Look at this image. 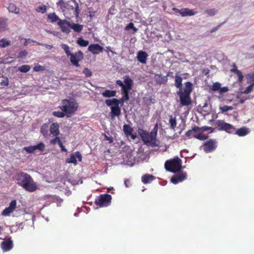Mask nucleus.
I'll use <instances>...</instances> for the list:
<instances>
[{
  "mask_svg": "<svg viewBox=\"0 0 254 254\" xmlns=\"http://www.w3.org/2000/svg\"><path fill=\"white\" fill-rule=\"evenodd\" d=\"M17 183L28 191H34L37 189V185L30 176L25 173H21L17 176Z\"/></svg>",
  "mask_w": 254,
  "mask_h": 254,
  "instance_id": "nucleus-1",
  "label": "nucleus"
},
{
  "mask_svg": "<svg viewBox=\"0 0 254 254\" xmlns=\"http://www.w3.org/2000/svg\"><path fill=\"white\" fill-rule=\"evenodd\" d=\"M138 132L145 144L152 146L156 144V131L153 130L150 133H148L144 130L138 129Z\"/></svg>",
  "mask_w": 254,
  "mask_h": 254,
  "instance_id": "nucleus-2",
  "label": "nucleus"
},
{
  "mask_svg": "<svg viewBox=\"0 0 254 254\" xmlns=\"http://www.w3.org/2000/svg\"><path fill=\"white\" fill-rule=\"evenodd\" d=\"M60 108L67 116L73 114L77 109V104L73 100H64Z\"/></svg>",
  "mask_w": 254,
  "mask_h": 254,
  "instance_id": "nucleus-3",
  "label": "nucleus"
},
{
  "mask_svg": "<svg viewBox=\"0 0 254 254\" xmlns=\"http://www.w3.org/2000/svg\"><path fill=\"white\" fill-rule=\"evenodd\" d=\"M181 162L179 157H175L172 160H167L165 163V168L168 171L176 172L181 169Z\"/></svg>",
  "mask_w": 254,
  "mask_h": 254,
  "instance_id": "nucleus-4",
  "label": "nucleus"
},
{
  "mask_svg": "<svg viewBox=\"0 0 254 254\" xmlns=\"http://www.w3.org/2000/svg\"><path fill=\"white\" fill-rule=\"evenodd\" d=\"M215 125L219 130H224L229 133H233L234 131V128L231 124L226 123L222 120L216 121Z\"/></svg>",
  "mask_w": 254,
  "mask_h": 254,
  "instance_id": "nucleus-5",
  "label": "nucleus"
},
{
  "mask_svg": "<svg viewBox=\"0 0 254 254\" xmlns=\"http://www.w3.org/2000/svg\"><path fill=\"white\" fill-rule=\"evenodd\" d=\"M111 199V195L109 194L101 195L96 200V203L100 207H106L110 204Z\"/></svg>",
  "mask_w": 254,
  "mask_h": 254,
  "instance_id": "nucleus-6",
  "label": "nucleus"
},
{
  "mask_svg": "<svg viewBox=\"0 0 254 254\" xmlns=\"http://www.w3.org/2000/svg\"><path fill=\"white\" fill-rule=\"evenodd\" d=\"M77 160L79 161H81L82 160V155L78 151L74 152L70 154L69 157L66 159V162L76 165L77 164Z\"/></svg>",
  "mask_w": 254,
  "mask_h": 254,
  "instance_id": "nucleus-7",
  "label": "nucleus"
},
{
  "mask_svg": "<svg viewBox=\"0 0 254 254\" xmlns=\"http://www.w3.org/2000/svg\"><path fill=\"white\" fill-rule=\"evenodd\" d=\"M70 56V61L71 64L77 67H79V64L78 63L82 60L83 58L82 53L80 51H79L74 54H72Z\"/></svg>",
  "mask_w": 254,
  "mask_h": 254,
  "instance_id": "nucleus-8",
  "label": "nucleus"
},
{
  "mask_svg": "<svg viewBox=\"0 0 254 254\" xmlns=\"http://www.w3.org/2000/svg\"><path fill=\"white\" fill-rule=\"evenodd\" d=\"M178 94L180 97L182 106H188L190 104L191 100L190 95L183 94L182 89H180L178 92Z\"/></svg>",
  "mask_w": 254,
  "mask_h": 254,
  "instance_id": "nucleus-9",
  "label": "nucleus"
},
{
  "mask_svg": "<svg viewBox=\"0 0 254 254\" xmlns=\"http://www.w3.org/2000/svg\"><path fill=\"white\" fill-rule=\"evenodd\" d=\"M58 25L61 27L62 32L66 34H68L70 32L69 28H70L71 23L68 21L66 20H59Z\"/></svg>",
  "mask_w": 254,
  "mask_h": 254,
  "instance_id": "nucleus-10",
  "label": "nucleus"
},
{
  "mask_svg": "<svg viewBox=\"0 0 254 254\" xmlns=\"http://www.w3.org/2000/svg\"><path fill=\"white\" fill-rule=\"evenodd\" d=\"M1 248L3 252H7L13 248V241L10 239H7L1 243Z\"/></svg>",
  "mask_w": 254,
  "mask_h": 254,
  "instance_id": "nucleus-11",
  "label": "nucleus"
},
{
  "mask_svg": "<svg viewBox=\"0 0 254 254\" xmlns=\"http://www.w3.org/2000/svg\"><path fill=\"white\" fill-rule=\"evenodd\" d=\"M187 177V174L185 172H179L176 174L175 176L172 178L171 181L172 183L176 184L179 182H181L186 179Z\"/></svg>",
  "mask_w": 254,
  "mask_h": 254,
  "instance_id": "nucleus-12",
  "label": "nucleus"
},
{
  "mask_svg": "<svg viewBox=\"0 0 254 254\" xmlns=\"http://www.w3.org/2000/svg\"><path fill=\"white\" fill-rule=\"evenodd\" d=\"M16 205V200H12L9 205V206L4 209L2 212V215L3 216H8L11 213H12L15 209Z\"/></svg>",
  "mask_w": 254,
  "mask_h": 254,
  "instance_id": "nucleus-13",
  "label": "nucleus"
},
{
  "mask_svg": "<svg viewBox=\"0 0 254 254\" xmlns=\"http://www.w3.org/2000/svg\"><path fill=\"white\" fill-rule=\"evenodd\" d=\"M88 50L93 54H98L102 52L103 48L98 44H92L88 47Z\"/></svg>",
  "mask_w": 254,
  "mask_h": 254,
  "instance_id": "nucleus-14",
  "label": "nucleus"
},
{
  "mask_svg": "<svg viewBox=\"0 0 254 254\" xmlns=\"http://www.w3.org/2000/svg\"><path fill=\"white\" fill-rule=\"evenodd\" d=\"M216 147V142L213 140L206 141L204 145V150L207 152H210Z\"/></svg>",
  "mask_w": 254,
  "mask_h": 254,
  "instance_id": "nucleus-15",
  "label": "nucleus"
},
{
  "mask_svg": "<svg viewBox=\"0 0 254 254\" xmlns=\"http://www.w3.org/2000/svg\"><path fill=\"white\" fill-rule=\"evenodd\" d=\"M147 57L148 55L146 52L140 51L137 53V59L141 63L145 64L146 63Z\"/></svg>",
  "mask_w": 254,
  "mask_h": 254,
  "instance_id": "nucleus-16",
  "label": "nucleus"
},
{
  "mask_svg": "<svg viewBox=\"0 0 254 254\" xmlns=\"http://www.w3.org/2000/svg\"><path fill=\"white\" fill-rule=\"evenodd\" d=\"M181 16L183 17L190 16L195 15L197 12L192 9L185 8L181 9Z\"/></svg>",
  "mask_w": 254,
  "mask_h": 254,
  "instance_id": "nucleus-17",
  "label": "nucleus"
},
{
  "mask_svg": "<svg viewBox=\"0 0 254 254\" xmlns=\"http://www.w3.org/2000/svg\"><path fill=\"white\" fill-rule=\"evenodd\" d=\"M111 116L114 118L115 116H119L121 114V110L119 107V105L116 106H112L111 108Z\"/></svg>",
  "mask_w": 254,
  "mask_h": 254,
  "instance_id": "nucleus-18",
  "label": "nucleus"
},
{
  "mask_svg": "<svg viewBox=\"0 0 254 254\" xmlns=\"http://www.w3.org/2000/svg\"><path fill=\"white\" fill-rule=\"evenodd\" d=\"M50 131L55 136H58L60 133L59 126L57 123H53L50 127Z\"/></svg>",
  "mask_w": 254,
  "mask_h": 254,
  "instance_id": "nucleus-19",
  "label": "nucleus"
},
{
  "mask_svg": "<svg viewBox=\"0 0 254 254\" xmlns=\"http://www.w3.org/2000/svg\"><path fill=\"white\" fill-rule=\"evenodd\" d=\"M192 84L190 82H187L185 83V87L183 91V93L190 95L192 91Z\"/></svg>",
  "mask_w": 254,
  "mask_h": 254,
  "instance_id": "nucleus-20",
  "label": "nucleus"
},
{
  "mask_svg": "<svg viewBox=\"0 0 254 254\" xmlns=\"http://www.w3.org/2000/svg\"><path fill=\"white\" fill-rule=\"evenodd\" d=\"M83 25L79 24L71 23L70 28L72 29L74 31L80 32L83 29Z\"/></svg>",
  "mask_w": 254,
  "mask_h": 254,
  "instance_id": "nucleus-21",
  "label": "nucleus"
},
{
  "mask_svg": "<svg viewBox=\"0 0 254 254\" xmlns=\"http://www.w3.org/2000/svg\"><path fill=\"white\" fill-rule=\"evenodd\" d=\"M154 177L151 175H145L142 177V182L144 184H147L151 182L154 179Z\"/></svg>",
  "mask_w": 254,
  "mask_h": 254,
  "instance_id": "nucleus-22",
  "label": "nucleus"
},
{
  "mask_svg": "<svg viewBox=\"0 0 254 254\" xmlns=\"http://www.w3.org/2000/svg\"><path fill=\"white\" fill-rule=\"evenodd\" d=\"M8 9L9 12L17 14L19 12V8L17 7L13 3H10L8 7Z\"/></svg>",
  "mask_w": 254,
  "mask_h": 254,
  "instance_id": "nucleus-23",
  "label": "nucleus"
},
{
  "mask_svg": "<svg viewBox=\"0 0 254 254\" xmlns=\"http://www.w3.org/2000/svg\"><path fill=\"white\" fill-rule=\"evenodd\" d=\"M105 103L106 105L108 106H110L112 105L116 106L119 105L120 103V101L117 100V99L114 98L113 99L106 100L105 101Z\"/></svg>",
  "mask_w": 254,
  "mask_h": 254,
  "instance_id": "nucleus-24",
  "label": "nucleus"
},
{
  "mask_svg": "<svg viewBox=\"0 0 254 254\" xmlns=\"http://www.w3.org/2000/svg\"><path fill=\"white\" fill-rule=\"evenodd\" d=\"M154 79L159 84L165 83L166 79L165 77H162L160 74H157L154 75Z\"/></svg>",
  "mask_w": 254,
  "mask_h": 254,
  "instance_id": "nucleus-25",
  "label": "nucleus"
},
{
  "mask_svg": "<svg viewBox=\"0 0 254 254\" xmlns=\"http://www.w3.org/2000/svg\"><path fill=\"white\" fill-rule=\"evenodd\" d=\"M102 95L105 97H114L116 95V91L113 90H106L102 93Z\"/></svg>",
  "mask_w": 254,
  "mask_h": 254,
  "instance_id": "nucleus-26",
  "label": "nucleus"
},
{
  "mask_svg": "<svg viewBox=\"0 0 254 254\" xmlns=\"http://www.w3.org/2000/svg\"><path fill=\"white\" fill-rule=\"evenodd\" d=\"M249 129L245 127L241 128L236 131V133L239 136H244L249 133Z\"/></svg>",
  "mask_w": 254,
  "mask_h": 254,
  "instance_id": "nucleus-27",
  "label": "nucleus"
},
{
  "mask_svg": "<svg viewBox=\"0 0 254 254\" xmlns=\"http://www.w3.org/2000/svg\"><path fill=\"white\" fill-rule=\"evenodd\" d=\"M48 18L51 20L52 22H58L59 20H61L59 19V17L55 13H51L48 15Z\"/></svg>",
  "mask_w": 254,
  "mask_h": 254,
  "instance_id": "nucleus-28",
  "label": "nucleus"
},
{
  "mask_svg": "<svg viewBox=\"0 0 254 254\" xmlns=\"http://www.w3.org/2000/svg\"><path fill=\"white\" fill-rule=\"evenodd\" d=\"M57 4L58 7H59L61 9H62L63 11H64L67 8V3L64 1L63 0H59Z\"/></svg>",
  "mask_w": 254,
  "mask_h": 254,
  "instance_id": "nucleus-29",
  "label": "nucleus"
},
{
  "mask_svg": "<svg viewBox=\"0 0 254 254\" xmlns=\"http://www.w3.org/2000/svg\"><path fill=\"white\" fill-rule=\"evenodd\" d=\"M124 131L125 133L127 135L129 136L131 135V133L132 131V128L129 127L128 125H125L123 127Z\"/></svg>",
  "mask_w": 254,
  "mask_h": 254,
  "instance_id": "nucleus-30",
  "label": "nucleus"
},
{
  "mask_svg": "<svg viewBox=\"0 0 254 254\" xmlns=\"http://www.w3.org/2000/svg\"><path fill=\"white\" fill-rule=\"evenodd\" d=\"M31 69V66L29 65H23L21 66L18 67V70L22 72H27L29 71Z\"/></svg>",
  "mask_w": 254,
  "mask_h": 254,
  "instance_id": "nucleus-31",
  "label": "nucleus"
},
{
  "mask_svg": "<svg viewBox=\"0 0 254 254\" xmlns=\"http://www.w3.org/2000/svg\"><path fill=\"white\" fill-rule=\"evenodd\" d=\"M182 78L179 76H176L175 77V86L180 89H182Z\"/></svg>",
  "mask_w": 254,
  "mask_h": 254,
  "instance_id": "nucleus-32",
  "label": "nucleus"
},
{
  "mask_svg": "<svg viewBox=\"0 0 254 254\" xmlns=\"http://www.w3.org/2000/svg\"><path fill=\"white\" fill-rule=\"evenodd\" d=\"M221 86V84L218 82H216L213 84V85L210 87V89L213 91H219Z\"/></svg>",
  "mask_w": 254,
  "mask_h": 254,
  "instance_id": "nucleus-33",
  "label": "nucleus"
},
{
  "mask_svg": "<svg viewBox=\"0 0 254 254\" xmlns=\"http://www.w3.org/2000/svg\"><path fill=\"white\" fill-rule=\"evenodd\" d=\"M10 44V41L6 39L0 40V48H5Z\"/></svg>",
  "mask_w": 254,
  "mask_h": 254,
  "instance_id": "nucleus-34",
  "label": "nucleus"
},
{
  "mask_svg": "<svg viewBox=\"0 0 254 254\" xmlns=\"http://www.w3.org/2000/svg\"><path fill=\"white\" fill-rule=\"evenodd\" d=\"M78 44H79L80 46L82 47H86L87 46L89 42L88 41L85 40L83 39L82 38H78L77 41Z\"/></svg>",
  "mask_w": 254,
  "mask_h": 254,
  "instance_id": "nucleus-35",
  "label": "nucleus"
},
{
  "mask_svg": "<svg viewBox=\"0 0 254 254\" xmlns=\"http://www.w3.org/2000/svg\"><path fill=\"white\" fill-rule=\"evenodd\" d=\"M62 49H63L67 55V56H70L72 54H71L70 51L69 50V47L67 45H66L65 44H62L61 45Z\"/></svg>",
  "mask_w": 254,
  "mask_h": 254,
  "instance_id": "nucleus-36",
  "label": "nucleus"
},
{
  "mask_svg": "<svg viewBox=\"0 0 254 254\" xmlns=\"http://www.w3.org/2000/svg\"><path fill=\"white\" fill-rule=\"evenodd\" d=\"M169 123L170 124L172 128L174 129L176 127V120L175 118H173L172 116H170Z\"/></svg>",
  "mask_w": 254,
  "mask_h": 254,
  "instance_id": "nucleus-37",
  "label": "nucleus"
},
{
  "mask_svg": "<svg viewBox=\"0 0 254 254\" xmlns=\"http://www.w3.org/2000/svg\"><path fill=\"white\" fill-rule=\"evenodd\" d=\"M205 12L209 16H214L216 14L217 11L214 8H211L205 10Z\"/></svg>",
  "mask_w": 254,
  "mask_h": 254,
  "instance_id": "nucleus-38",
  "label": "nucleus"
},
{
  "mask_svg": "<svg viewBox=\"0 0 254 254\" xmlns=\"http://www.w3.org/2000/svg\"><path fill=\"white\" fill-rule=\"evenodd\" d=\"M34 146L35 150H38L41 151L44 150L45 147V144L42 142H41L36 145H34Z\"/></svg>",
  "mask_w": 254,
  "mask_h": 254,
  "instance_id": "nucleus-39",
  "label": "nucleus"
},
{
  "mask_svg": "<svg viewBox=\"0 0 254 254\" xmlns=\"http://www.w3.org/2000/svg\"><path fill=\"white\" fill-rule=\"evenodd\" d=\"M219 109H220V110L222 113H225V112H227V111H228L229 110H233V108L232 106H222V107H219Z\"/></svg>",
  "mask_w": 254,
  "mask_h": 254,
  "instance_id": "nucleus-40",
  "label": "nucleus"
},
{
  "mask_svg": "<svg viewBox=\"0 0 254 254\" xmlns=\"http://www.w3.org/2000/svg\"><path fill=\"white\" fill-rule=\"evenodd\" d=\"M254 86V83H252L250 85L246 88V89L243 92V93L246 94L250 93L252 91Z\"/></svg>",
  "mask_w": 254,
  "mask_h": 254,
  "instance_id": "nucleus-41",
  "label": "nucleus"
},
{
  "mask_svg": "<svg viewBox=\"0 0 254 254\" xmlns=\"http://www.w3.org/2000/svg\"><path fill=\"white\" fill-rule=\"evenodd\" d=\"M126 29L127 30L132 29L134 32H136L138 30V29L134 26L133 23L131 22L129 23L127 25L126 27Z\"/></svg>",
  "mask_w": 254,
  "mask_h": 254,
  "instance_id": "nucleus-42",
  "label": "nucleus"
},
{
  "mask_svg": "<svg viewBox=\"0 0 254 254\" xmlns=\"http://www.w3.org/2000/svg\"><path fill=\"white\" fill-rule=\"evenodd\" d=\"M65 114L64 112L55 111L53 112V114L55 117L63 118Z\"/></svg>",
  "mask_w": 254,
  "mask_h": 254,
  "instance_id": "nucleus-43",
  "label": "nucleus"
},
{
  "mask_svg": "<svg viewBox=\"0 0 254 254\" xmlns=\"http://www.w3.org/2000/svg\"><path fill=\"white\" fill-rule=\"evenodd\" d=\"M123 92L124 94V96H123V98L120 100V103H121V102L123 103L124 102L127 100L129 98L128 92L123 91Z\"/></svg>",
  "mask_w": 254,
  "mask_h": 254,
  "instance_id": "nucleus-44",
  "label": "nucleus"
},
{
  "mask_svg": "<svg viewBox=\"0 0 254 254\" xmlns=\"http://www.w3.org/2000/svg\"><path fill=\"white\" fill-rule=\"evenodd\" d=\"M23 149L29 153H33L35 151L34 146L25 147Z\"/></svg>",
  "mask_w": 254,
  "mask_h": 254,
  "instance_id": "nucleus-45",
  "label": "nucleus"
},
{
  "mask_svg": "<svg viewBox=\"0 0 254 254\" xmlns=\"http://www.w3.org/2000/svg\"><path fill=\"white\" fill-rule=\"evenodd\" d=\"M199 129V128L198 127H195L192 128V129L189 130L187 131L186 133V135L187 136H190L193 132H196Z\"/></svg>",
  "mask_w": 254,
  "mask_h": 254,
  "instance_id": "nucleus-46",
  "label": "nucleus"
},
{
  "mask_svg": "<svg viewBox=\"0 0 254 254\" xmlns=\"http://www.w3.org/2000/svg\"><path fill=\"white\" fill-rule=\"evenodd\" d=\"M36 11L38 12H41L42 13H44L46 11V7L45 5H42L37 7L36 9Z\"/></svg>",
  "mask_w": 254,
  "mask_h": 254,
  "instance_id": "nucleus-47",
  "label": "nucleus"
},
{
  "mask_svg": "<svg viewBox=\"0 0 254 254\" xmlns=\"http://www.w3.org/2000/svg\"><path fill=\"white\" fill-rule=\"evenodd\" d=\"M1 79L0 82V84L1 85L6 86L8 84V79L6 77H1Z\"/></svg>",
  "mask_w": 254,
  "mask_h": 254,
  "instance_id": "nucleus-48",
  "label": "nucleus"
},
{
  "mask_svg": "<svg viewBox=\"0 0 254 254\" xmlns=\"http://www.w3.org/2000/svg\"><path fill=\"white\" fill-rule=\"evenodd\" d=\"M124 82L125 85H132V80L129 77V76H126L124 78Z\"/></svg>",
  "mask_w": 254,
  "mask_h": 254,
  "instance_id": "nucleus-49",
  "label": "nucleus"
},
{
  "mask_svg": "<svg viewBox=\"0 0 254 254\" xmlns=\"http://www.w3.org/2000/svg\"><path fill=\"white\" fill-rule=\"evenodd\" d=\"M194 137L197 139H200V140H205L207 138V136L205 135V134L201 133L197 135H195Z\"/></svg>",
  "mask_w": 254,
  "mask_h": 254,
  "instance_id": "nucleus-50",
  "label": "nucleus"
},
{
  "mask_svg": "<svg viewBox=\"0 0 254 254\" xmlns=\"http://www.w3.org/2000/svg\"><path fill=\"white\" fill-rule=\"evenodd\" d=\"M6 26L5 20L0 18V30L4 29Z\"/></svg>",
  "mask_w": 254,
  "mask_h": 254,
  "instance_id": "nucleus-51",
  "label": "nucleus"
},
{
  "mask_svg": "<svg viewBox=\"0 0 254 254\" xmlns=\"http://www.w3.org/2000/svg\"><path fill=\"white\" fill-rule=\"evenodd\" d=\"M27 52L26 51H21L17 58H21V59H25L26 57V56L27 55Z\"/></svg>",
  "mask_w": 254,
  "mask_h": 254,
  "instance_id": "nucleus-52",
  "label": "nucleus"
},
{
  "mask_svg": "<svg viewBox=\"0 0 254 254\" xmlns=\"http://www.w3.org/2000/svg\"><path fill=\"white\" fill-rule=\"evenodd\" d=\"M83 73L85 74V75L86 77H89L92 75L91 71L87 68H85L84 69V70H83Z\"/></svg>",
  "mask_w": 254,
  "mask_h": 254,
  "instance_id": "nucleus-53",
  "label": "nucleus"
},
{
  "mask_svg": "<svg viewBox=\"0 0 254 254\" xmlns=\"http://www.w3.org/2000/svg\"><path fill=\"white\" fill-rule=\"evenodd\" d=\"M131 86L132 85L124 84V86L122 88L123 91L128 92L129 90L131 89Z\"/></svg>",
  "mask_w": 254,
  "mask_h": 254,
  "instance_id": "nucleus-54",
  "label": "nucleus"
},
{
  "mask_svg": "<svg viewBox=\"0 0 254 254\" xmlns=\"http://www.w3.org/2000/svg\"><path fill=\"white\" fill-rule=\"evenodd\" d=\"M44 69V68L41 65L38 64L34 66V70L35 71H39Z\"/></svg>",
  "mask_w": 254,
  "mask_h": 254,
  "instance_id": "nucleus-55",
  "label": "nucleus"
},
{
  "mask_svg": "<svg viewBox=\"0 0 254 254\" xmlns=\"http://www.w3.org/2000/svg\"><path fill=\"white\" fill-rule=\"evenodd\" d=\"M228 91V88L227 87H220V89L219 91L220 94H222L223 93L227 92Z\"/></svg>",
  "mask_w": 254,
  "mask_h": 254,
  "instance_id": "nucleus-56",
  "label": "nucleus"
},
{
  "mask_svg": "<svg viewBox=\"0 0 254 254\" xmlns=\"http://www.w3.org/2000/svg\"><path fill=\"white\" fill-rule=\"evenodd\" d=\"M75 4V12L76 13V14L77 15H78V8H79V7H78V3L76 2V0H71Z\"/></svg>",
  "mask_w": 254,
  "mask_h": 254,
  "instance_id": "nucleus-57",
  "label": "nucleus"
},
{
  "mask_svg": "<svg viewBox=\"0 0 254 254\" xmlns=\"http://www.w3.org/2000/svg\"><path fill=\"white\" fill-rule=\"evenodd\" d=\"M13 61V58L12 57H7L6 59H4L3 61V63L4 64L10 63Z\"/></svg>",
  "mask_w": 254,
  "mask_h": 254,
  "instance_id": "nucleus-58",
  "label": "nucleus"
},
{
  "mask_svg": "<svg viewBox=\"0 0 254 254\" xmlns=\"http://www.w3.org/2000/svg\"><path fill=\"white\" fill-rule=\"evenodd\" d=\"M236 74L238 75V81L239 82H241L243 80L244 77L243 74H242V72L240 71H239V72L237 73Z\"/></svg>",
  "mask_w": 254,
  "mask_h": 254,
  "instance_id": "nucleus-59",
  "label": "nucleus"
},
{
  "mask_svg": "<svg viewBox=\"0 0 254 254\" xmlns=\"http://www.w3.org/2000/svg\"><path fill=\"white\" fill-rule=\"evenodd\" d=\"M52 143L53 144H56L57 143H58L60 144V142H61L60 139L58 137H56L55 139L52 140L51 141Z\"/></svg>",
  "mask_w": 254,
  "mask_h": 254,
  "instance_id": "nucleus-60",
  "label": "nucleus"
},
{
  "mask_svg": "<svg viewBox=\"0 0 254 254\" xmlns=\"http://www.w3.org/2000/svg\"><path fill=\"white\" fill-rule=\"evenodd\" d=\"M211 128V127H202L201 128H199V130L201 129V130H204V131H207V130H209V129H210Z\"/></svg>",
  "mask_w": 254,
  "mask_h": 254,
  "instance_id": "nucleus-61",
  "label": "nucleus"
},
{
  "mask_svg": "<svg viewBox=\"0 0 254 254\" xmlns=\"http://www.w3.org/2000/svg\"><path fill=\"white\" fill-rule=\"evenodd\" d=\"M239 71L240 70L237 69V68L235 66H234V68H233L232 69H231V72L235 73L236 74L238 73L239 72Z\"/></svg>",
  "mask_w": 254,
  "mask_h": 254,
  "instance_id": "nucleus-62",
  "label": "nucleus"
},
{
  "mask_svg": "<svg viewBox=\"0 0 254 254\" xmlns=\"http://www.w3.org/2000/svg\"><path fill=\"white\" fill-rule=\"evenodd\" d=\"M117 84H118L119 85H120V86H121L122 88H123V87L124 85V84H123L122 81L120 80H118L117 81Z\"/></svg>",
  "mask_w": 254,
  "mask_h": 254,
  "instance_id": "nucleus-63",
  "label": "nucleus"
},
{
  "mask_svg": "<svg viewBox=\"0 0 254 254\" xmlns=\"http://www.w3.org/2000/svg\"><path fill=\"white\" fill-rule=\"evenodd\" d=\"M60 145V146L61 147L62 150L63 151H67L66 149L64 148V147L63 146V145L62 144V142H60V144H59Z\"/></svg>",
  "mask_w": 254,
  "mask_h": 254,
  "instance_id": "nucleus-64",
  "label": "nucleus"
}]
</instances>
